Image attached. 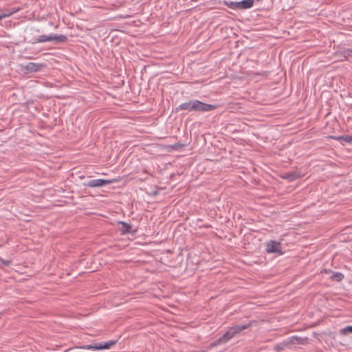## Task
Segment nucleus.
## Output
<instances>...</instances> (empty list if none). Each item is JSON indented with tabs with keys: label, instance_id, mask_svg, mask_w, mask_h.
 Here are the masks:
<instances>
[{
	"label": "nucleus",
	"instance_id": "f257e3e1",
	"mask_svg": "<svg viewBox=\"0 0 352 352\" xmlns=\"http://www.w3.org/2000/svg\"><path fill=\"white\" fill-rule=\"evenodd\" d=\"M217 108V105L216 104L204 103L198 100H191L175 108V111L179 112V111L185 110L189 112H206L213 111Z\"/></svg>",
	"mask_w": 352,
	"mask_h": 352
},
{
	"label": "nucleus",
	"instance_id": "f03ea898",
	"mask_svg": "<svg viewBox=\"0 0 352 352\" xmlns=\"http://www.w3.org/2000/svg\"><path fill=\"white\" fill-rule=\"evenodd\" d=\"M252 323H247L244 324H236L230 327L226 332L220 337L217 341L212 344V346H217L218 344L226 343L236 335L240 333L243 330L248 329L251 326Z\"/></svg>",
	"mask_w": 352,
	"mask_h": 352
},
{
	"label": "nucleus",
	"instance_id": "7ed1b4c3",
	"mask_svg": "<svg viewBox=\"0 0 352 352\" xmlns=\"http://www.w3.org/2000/svg\"><path fill=\"white\" fill-rule=\"evenodd\" d=\"M68 40L67 37L63 34H50V35H41L38 37H34L30 41L32 44H36L38 43L54 41L56 44L60 43H65Z\"/></svg>",
	"mask_w": 352,
	"mask_h": 352
},
{
	"label": "nucleus",
	"instance_id": "20e7f679",
	"mask_svg": "<svg viewBox=\"0 0 352 352\" xmlns=\"http://www.w3.org/2000/svg\"><path fill=\"white\" fill-rule=\"evenodd\" d=\"M307 340V338H303L296 336H294L284 340L283 342L274 346V350L276 352H282L286 347H290L293 344H303Z\"/></svg>",
	"mask_w": 352,
	"mask_h": 352
},
{
	"label": "nucleus",
	"instance_id": "39448f33",
	"mask_svg": "<svg viewBox=\"0 0 352 352\" xmlns=\"http://www.w3.org/2000/svg\"><path fill=\"white\" fill-rule=\"evenodd\" d=\"M265 250L267 253H275L279 255H282L283 254L280 242L273 240H270L266 243Z\"/></svg>",
	"mask_w": 352,
	"mask_h": 352
},
{
	"label": "nucleus",
	"instance_id": "423d86ee",
	"mask_svg": "<svg viewBox=\"0 0 352 352\" xmlns=\"http://www.w3.org/2000/svg\"><path fill=\"white\" fill-rule=\"evenodd\" d=\"M113 180L109 179H96L89 180L87 183L84 184V186L95 188V187H101L108 184L113 183Z\"/></svg>",
	"mask_w": 352,
	"mask_h": 352
},
{
	"label": "nucleus",
	"instance_id": "0eeeda50",
	"mask_svg": "<svg viewBox=\"0 0 352 352\" xmlns=\"http://www.w3.org/2000/svg\"><path fill=\"white\" fill-rule=\"evenodd\" d=\"M118 224L121 226L120 228H119V231L120 232L121 234H135L136 232V230H132L131 226L124 221H119Z\"/></svg>",
	"mask_w": 352,
	"mask_h": 352
},
{
	"label": "nucleus",
	"instance_id": "6e6552de",
	"mask_svg": "<svg viewBox=\"0 0 352 352\" xmlns=\"http://www.w3.org/2000/svg\"><path fill=\"white\" fill-rule=\"evenodd\" d=\"M45 67L43 64L30 62L25 66L26 72H37L41 71Z\"/></svg>",
	"mask_w": 352,
	"mask_h": 352
},
{
	"label": "nucleus",
	"instance_id": "1a4fd4ad",
	"mask_svg": "<svg viewBox=\"0 0 352 352\" xmlns=\"http://www.w3.org/2000/svg\"><path fill=\"white\" fill-rule=\"evenodd\" d=\"M254 0H242L236 2L237 10H246L251 8L254 5Z\"/></svg>",
	"mask_w": 352,
	"mask_h": 352
},
{
	"label": "nucleus",
	"instance_id": "9d476101",
	"mask_svg": "<svg viewBox=\"0 0 352 352\" xmlns=\"http://www.w3.org/2000/svg\"><path fill=\"white\" fill-rule=\"evenodd\" d=\"M326 274H330L329 278L332 280L340 282L344 278V275L338 272H333L331 270H325Z\"/></svg>",
	"mask_w": 352,
	"mask_h": 352
},
{
	"label": "nucleus",
	"instance_id": "9b49d317",
	"mask_svg": "<svg viewBox=\"0 0 352 352\" xmlns=\"http://www.w3.org/2000/svg\"><path fill=\"white\" fill-rule=\"evenodd\" d=\"M300 174L297 171H289L284 173L282 175L283 179H287L290 182H292L300 177Z\"/></svg>",
	"mask_w": 352,
	"mask_h": 352
},
{
	"label": "nucleus",
	"instance_id": "f8f14e48",
	"mask_svg": "<svg viewBox=\"0 0 352 352\" xmlns=\"http://www.w3.org/2000/svg\"><path fill=\"white\" fill-rule=\"evenodd\" d=\"M116 343V340H109L108 342H104L103 343H97L98 344V349H109L111 346L114 345Z\"/></svg>",
	"mask_w": 352,
	"mask_h": 352
},
{
	"label": "nucleus",
	"instance_id": "ddd939ff",
	"mask_svg": "<svg viewBox=\"0 0 352 352\" xmlns=\"http://www.w3.org/2000/svg\"><path fill=\"white\" fill-rule=\"evenodd\" d=\"M336 140L339 141L344 140L345 142L351 143L352 142V135H345V136H338L337 138H333Z\"/></svg>",
	"mask_w": 352,
	"mask_h": 352
},
{
	"label": "nucleus",
	"instance_id": "4468645a",
	"mask_svg": "<svg viewBox=\"0 0 352 352\" xmlns=\"http://www.w3.org/2000/svg\"><path fill=\"white\" fill-rule=\"evenodd\" d=\"M223 3V5L228 6L229 8H231L233 10L237 9L236 1L234 2V1H224Z\"/></svg>",
	"mask_w": 352,
	"mask_h": 352
},
{
	"label": "nucleus",
	"instance_id": "2eb2a0df",
	"mask_svg": "<svg viewBox=\"0 0 352 352\" xmlns=\"http://www.w3.org/2000/svg\"><path fill=\"white\" fill-rule=\"evenodd\" d=\"M340 334L346 335L348 333H352V325L346 326V327L340 330Z\"/></svg>",
	"mask_w": 352,
	"mask_h": 352
},
{
	"label": "nucleus",
	"instance_id": "dca6fc26",
	"mask_svg": "<svg viewBox=\"0 0 352 352\" xmlns=\"http://www.w3.org/2000/svg\"><path fill=\"white\" fill-rule=\"evenodd\" d=\"M81 349H93V350H98V344L96 343L94 344H87V345H83L82 346H80Z\"/></svg>",
	"mask_w": 352,
	"mask_h": 352
},
{
	"label": "nucleus",
	"instance_id": "f3484780",
	"mask_svg": "<svg viewBox=\"0 0 352 352\" xmlns=\"http://www.w3.org/2000/svg\"><path fill=\"white\" fill-rule=\"evenodd\" d=\"M342 54L345 58L352 57V49H346L342 52Z\"/></svg>",
	"mask_w": 352,
	"mask_h": 352
},
{
	"label": "nucleus",
	"instance_id": "a211bd4d",
	"mask_svg": "<svg viewBox=\"0 0 352 352\" xmlns=\"http://www.w3.org/2000/svg\"><path fill=\"white\" fill-rule=\"evenodd\" d=\"M185 146V144H180V143H176L175 144H173V145H170V147L173 149V150H179L182 148H183L184 146Z\"/></svg>",
	"mask_w": 352,
	"mask_h": 352
},
{
	"label": "nucleus",
	"instance_id": "6ab92c4d",
	"mask_svg": "<svg viewBox=\"0 0 352 352\" xmlns=\"http://www.w3.org/2000/svg\"><path fill=\"white\" fill-rule=\"evenodd\" d=\"M0 261L1 263L6 265V266H9L11 263H12V261L11 260H5V259H3L2 258L0 257Z\"/></svg>",
	"mask_w": 352,
	"mask_h": 352
},
{
	"label": "nucleus",
	"instance_id": "aec40b11",
	"mask_svg": "<svg viewBox=\"0 0 352 352\" xmlns=\"http://www.w3.org/2000/svg\"><path fill=\"white\" fill-rule=\"evenodd\" d=\"M11 14V13H9V14H0V20H1L2 19L5 18V17H7L8 16H10Z\"/></svg>",
	"mask_w": 352,
	"mask_h": 352
},
{
	"label": "nucleus",
	"instance_id": "412c9836",
	"mask_svg": "<svg viewBox=\"0 0 352 352\" xmlns=\"http://www.w3.org/2000/svg\"><path fill=\"white\" fill-rule=\"evenodd\" d=\"M35 31H36V32H40V30H39L38 29L35 30Z\"/></svg>",
	"mask_w": 352,
	"mask_h": 352
}]
</instances>
